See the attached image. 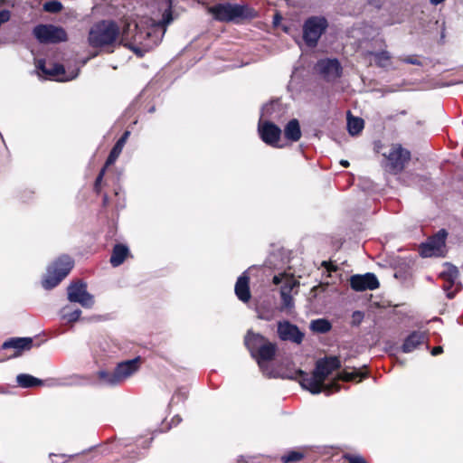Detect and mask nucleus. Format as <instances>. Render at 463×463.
Wrapping results in <instances>:
<instances>
[{
  "label": "nucleus",
  "mask_w": 463,
  "mask_h": 463,
  "mask_svg": "<svg viewBox=\"0 0 463 463\" xmlns=\"http://www.w3.org/2000/svg\"><path fill=\"white\" fill-rule=\"evenodd\" d=\"M340 366L341 362L336 356H329L319 359L316 363L315 370L311 375H308L301 369H298L288 373L286 377L291 380H298L301 386L312 394L325 392L326 395H329L334 392H337L340 387L337 383L326 384L325 381L332 372L339 369Z\"/></svg>",
  "instance_id": "1"
},
{
  "label": "nucleus",
  "mask_w": 463,
  "mask_h": 463,
  "mask_svg": "<svg viewBox=\"0 0 463 463\" xmlns=\"http://www.w3.org/2000/svg\"><path fill=\"white\" fill-rule=\"evenodd\" d=\"M120 33L118 24L113 20H102L96 23L89 32L88 41L94 48L113 44Z\"/></svg>",
  "instance_id": "2"
},
{
  "label": "nucleus",
  "mask_w": 463,
  "mask_h": 463,
  "mask_svg": "<svg viewBox=\"0 0 463 463\" xmlns=\"http://www.w3.org/2000/svg\"><path fill=\"white\" fill-rule=\"evenodd\" d=\"M209 13L221 22H239L240 20L251 19L256 16L254 9L248 5L237 4H217L209 7Z\"/></svg>",
  "instance_id": "3"
},
{
  "label": "nucleus",
  "mask_w": 463,
  "mask_h": 463,
  "mask_svg": "<svg viewBox=\"0 0 463 463\" xmlns=\"http://www.w3.org/2000/svg\"><path fill=\"white\" fill-rule=\"evenodd\" d=\"M161 36H159L155 29L148 30H139L134 36L133 42L128 43L126 42L127 36L125 31L123 32V36L121 39V43L123 45L130 49L133 52H135L138 57L144 56V54L153 49L155 46L158 45L161 42Z\"/></svg>",
  "instance_id": "4"
},
{
  "label": "nucleus",
  "mask_w": 463,
  "mask_h": 463,
  "mask_svg": "<svg viewBox=\"0 0 463 463\" xmlns=\"http://www.w3.org/2000/svg\"><path fill=\"white\" fill-rule=\"evenodd\" d=\"M73 260L71 257L63 255L58 258L48 267L46 276L42 284L45 289L55 288L71 271Z\"/></svg>",
  "instance_id": "5"
},
{
  "label": "nucleus",
  "mask_w": 463,
  "mask_h": 463,
  "mask_svg": "<svg viewBox=\"0 0 463 463\" xmlns=\"http://www.w3.org/2000/svg\"><path fill=\"white\" fill-rule=\"evenodd\" d=\"M328 26L323 16H311L303 24V39L308 47H316L321 35Z\"/></svg>",
  "instance_id": "6"
},
{
  "label": "nucleus",
  "mask_w": 463,
  "mask_h": 463,
  "mask_svg": "<svg viewBox=\"0 0 463 463\" xmlns=\"http://www.w3.org/2000/svg\"><path fill=\"white\" fill-rule=\"evenodd\" d=\"M33 33L41 43H58L67 41L66 31L52 24L36 25Z\"/></svg>",
  "instance_id": "7"
},
{
  "label": "nucleus",
  "mask_w": 463,
  "mask_h": 463,
  "mask_svg": "<svg viewBox=\"0 0 463 463\" xmlns=\"http://www.w3.org/2000/svg\"><path fill=\"white\" fill-rule=\"evenodd\" d=\"M439 276L444 280L442 288L446 292L447 298L452 299L462 288V284L458 280V269L450 263H446L445 269L440 272Z\"/></svg>",
  "instance_id": "8"
},
{
  "label": "nucleus",
  "mask_w": 463,
  "mask_h": 463,
  "mask_svg": "<svg viewBox=\"0 0 463 463\" xmlns=\"http://www.w3.org/2000/svg\"><path fill=\"white\" fill-rule=\"evenodd\" d=\"M68 300L79 303L84 308H91L94 305V297L87 290V284L82 281L71 282L67 288Z\"/></svg>",
  "instance_id": "9"
},
{
  "label": "nucleus",
  "mask_w": 463,
  "mask_h": 463,
  "mask_svg": "<svg viewBox=\"0 0 463 463\" xmlns=\"http://www.w3.org/2000/svg\"><path fill=\"white\" fill-rule=\"evenodd\" d=\"M388 160L387 170L392 174H398L411 159V153L401 145H393L388 154H384Z\"/></svg>",
  "instance_id": "10"
},
{
  "label": "nucleus",
  "mask_w": 463,
  "mask_h": 463,
  "mask_svg": "<svg viewBox=\"0 0 463 463\" xmlns=\"http://www.w3.org/2000/svg\"><path fill=\"white\" fill-rule=\"evenodd\" d=\"M36 68L41 71L44 75L58 81H69L78 77L80 69H75L71 71H67L62 64L52 63L50 68H47L44 61L39 60Z\"/></svg>",
  "instance_id": "11"
},
{
  "label": "nucleus",
  "mask_w": 463,
  "mask_h": 463,
  "mask_svg": "<svg viewBox=\"0 0 463 463\" xmlns=\"http://www.w3.org/2000/svg\"><path fill=\"white\" fill-rule=\"evenodd\" d=\"M276 345L269 342L268 340L257 350L255 355H251L256 359L262 373L269 377L275 375L268 368V363L270 362L276 354Z\"/></svg>",
  "instance_id": "12"
},
{
  "label": "nucleus",
  "mask_w": 463,
  "mask_h": 463,
  "mask_svg": "<svg viewBox=\"0 0 463 463\" xmlns=\"http://www.w3.org/2000/svg\"><path fill=\"white\" fill-rule=\"evenodd\" d=\"M316 70L326 81H335L342 74V66L337 59H322L316 64Z\"/></svg>",
  "instance_id": "13"
},
{
  "label": "nucleus",
  "mask_w": 463,
  "mask_h": 463,
  "mask_svg": "<svg viewBox=\"0 0 463 463\" xmlns=\"http://www.w3.org/2000/svg\"><path fill=\"white\" fill-rule=\"evenodd\" d=\"M351 288L355 291L373 290L379 288V281L373 273L353 275L350 279Z\"/></svg>",
  "instance_id": "14"
},
{
  "label": "nucleus",
  "mask_w": 463,
  "mask_h": 463,
  "mask_svg": "<svg viewBox=\"0 0 463 463\" xmlns=\"http://www.w3.org/2000/svg\"><path fill=\"white\" fill-rule=\"evenodd\" d=\"M259 132L263 142L269 146H277L281 135V129L270 121L259 122Z\"/></svg>",
  "instance_id": "15"
},
{
  "label": "nucleus",
  "mask_w": 463,
  "mask_h": 463,
  "mask_svg": "<svg viewBox=\"0 0 463 463\" xmlns=\"http://www.w3.org/2000/svg\"><path fill=\"white\" fill-rule=\"evenodd\" d=\"M278 335L283 341H290L295 344H300L303 341L304 334L299 328L288 321L279 322Z\"/></svg>",
  "instance_id": "16"
},
{
  "label": "nucleus",
  "mask_w": 463,
  "mask_h": 463,
  "mask_svg": "<svg viewBox=\"0 0 463 463\" xmlns=\"http://www.w3.org/2000/svg\"><path fill=\"white\" fill-rule=\"evenodd\" d=\"M447 232L440 230L436 235L429 240L427 243L421 245L420 254L422 257H431L439 254L445 246Z\"/></svg>",
  "instance_id": "17"
},
{
  "label": "nucleus",
  "mask_w": 463,
  "mask_h": 463,
  "mask_svg": "<svg viewBox=\"0 0 463 463\" xmlns=\"http://www.w3.org/2000/svg\"><path fill=\"white\" fill-rule=\"evenodd\" d=\"M140 365V357L127 360L118 364L114 371L118 374L121 383L138 371Z\"/></svg>",
  "instance_id": "18"
},
{
  "label": "nucleus",
  "mask_w": 463,
  "mask_h": 463,
  "mask_svg": "<svg viewBox=\"0 0 463 463\" xmlns=\"http://www.w3.org/2000/svg\"><path fill=\"white\" fill-rule=\"evenodd\" d=\"M234 292L236 297L246 303L250 299V277L247 271H244L237 279Z\"/></svg>",
  "instance_id": "19"
},
{
  "label": "nucleus",
  "mask_w": 463,
  "mask_h": 463,
  "mask_svg": "<svg viewBox=\"0 0 463 463\" xmlns=\"http://www.w3.org/2000/svg\"><path fill=\"white\" fill-rule=\"evenodd\" d=\"M427 339L426 334L422 331H413L404 340L402 346L403 353H411Z\"/></svg>",
  "instance_id": "20"
},
{
  "label": "nucleus",
  "mask_w": 463,
  "mask_h": 463,
  "mask_svg": "<svg viewBox=\"0 0 463 463\" xmlns=\"http://www.w3.org/2000/svg\"><path fill=\"white\" fill-rule=\"evenodd\" d=\"M33 345V339L31 337H17L11 338L5 341L2 347L3 349L14 348L16 353L14 356H18L23 350H29Z\"/></svg>",
  "instance_id": "21"
},
{
  "label": "nucleus",
  "mask_w": 463,
  "mask_h": 463,
  "mask_svg": "<svg viewBox=\"0 0 463 463\" xmlns=\"http://www.w3.org/2000/svg\"><path fill=\"white\" fill-rule=\"evenodd\" d=\"M130 135L129 131H125L123 135L119 137V139L116 142L114 146L112 147L107 160H106V165H110L115 163L117 158L119 156L120 153L122 152V149Z\"/></svg>",
  "instance_id": "22"
},
{
  "label": "nucleus",
  "mask_w": 463,
  "mask_h": 463,
  "mask_svg": "<svg viewBox=\"0 0 463 463\" xmlns=\"http://www.w3.org/2000/svg\"><path fill=\"white\" fill-rule=\"evenodd\" d=\"M267 339L260 334H254L250 331L245 336V345L249 349L251 355H255L257 350L261 346Z\"/></svg>",
  "instance_id": "23"
},
{
  "label": "nucleus",
  "mask_w": 463,
  "mask_h": 463,
  "mask_svg": "<svg viewBox=\"0 0 463 463\" xmlns=\"http://www.w3.org/2000/svg\"><path fill=\"white\" fill-rule=\"evenodd\" d=\"M295 283L288 282L283 285L280 288V297H281V310H290L294 307L293 298L291 296V291L293 289Z\"/></svg>",
  "instance_id": "24"
},
{
  "label": "nucleus",
  "mask_w": 463,
  "mask_h": 463,
  "mask_svg": "<svg viewBox=\"0 0 463 463\" xmlns=\"http://www.w3.org/2000/svg\"><path fill=\"white\" fill-rule=\"evenodd\" d=\"M285 137L292 142H297L301 137L300 125L298 119L293 118L288 122L284 128Z\"/></svg>",
  "instance_id": "25"
},
{
  "label": "nucleus",
  "mask_w": 463,
  "mask_h": 463,
  "mask_svg": "<svg viewBox=\"0 0 463 463\" xmlns=\"http://www.w3.org/2000/svg\"><path fill=\"white\" fill-rule=\"evenodd\" d=\"M128 248L123 244H116L110 257V263L113 267L121 265L128 255Z\"/></svg>",
  "instance_id": "26"
},
{
  "label": "nucleus",
  "mask_w": 463,
  "mask_h": 463,
  "mask_svg": "<svg viewBox=\"0 0 463 463\" xmlns=\"http://www.w3.org/2000/svg\"><path fill=\"white\" fill-rule=\"evenodd\" d=\"M98 378L99 380V383L104 386H117L121 383L118 374L115 371L108 372V371H99Z\"/></svg>",
  "instance_id": "27"
},
{
  "label": "nucleus",
  "mask_w": 463,
  "mask_h": 463,
  "mask_svg": "<svg viewBox=\"0 0 463 463\" xmlns=\"http://www.w3.org/2000/svg\"><path fill=\"white\" fill-rule=\"evenodd\" d=\"M16 383L20 387L32 388L34 386L41 385L43 381L31 374L20 373L16 376Z\"/></svg>",
  "instance_id": "28"
},
{
  "label": "nucleus",
  "mask_w": 463,
  "mask_h": 463,
  "mask_svg": "<svg viewBox=\"0 0 463 463\" xmlns=\"http://www.w3.org/2000/svg\"><path fill=\"white\" fill-rule=\"evenodd\" d=\"M364 122L361 118L353 117L348 114L347 117V129L351 136L358 135L364 128Z\"/></svg>",
  "instance_id": "29"
},
{
  "label": "nucleus",
  "mask_w": 463,
  "mask_h": 463,
  "mask_svg": "<svg viewBox=\"0 0 463 463\" xmlns=\"http://www.w3.org/2000/svg\"><path fill=\"white\" fill-rule=\"evenodd\" d=\"M60 315L68 323H74L80 319L81 310L79 308L71 309L70 306H65L61 309Z\"/></svg>",
  "instance_id": "30"
},
{
  "label": "nucleus",
  "mask_w": 463,
  "mask_h": 463,
  "mask_svg": "<svg viewBox=\"0 0 463 463\" xmlns=\"http://www.w3.org/2000/svg\"><path fill=\"white\" fill-rule=\"evenodd\" d=\"M332 328L331 323L325 318H318L312 320L310 323V329L313 332L319 333V334H326L329 332Z\"/></svg>",
  "instance_id": "31"
},
{
  "label": "nucleus",
  "mask_w": 463,
  "mask_h": 463,
  "mask_svg": "<svg viewBox=\"0 0 463 463\" xmlns=\"http://www.w3.org/2000/svg\"><path fill=\"white\" fill-rule=\"evenodd\" d=\"M367 376L366 373H363L357 369H353L352 372L344 371L340 373V378L344 381H354L359 378V381Z\"/></svg>",
  "instance_id": "32"
},
{
  "label": "nucleus",
  "mask_w": 463,
  "mask_h": 463,
  "mask_svg": "<svg viewBox=\"0 0 463 463\" xmlns=\"http://www.w3.org/2000/svg\"><path fill=\"white\" fill-rule=\"evenodd\" d=\"M279 106V103L278 101H270L269 103L263 105L261 108L260 119L262 120L265 118H275L276 117H273L272 114Z\"/></svg>",
  "instance_id": "33"
},
{
  "label": "nucleus",
  "mask_w": 463,
  "mask_h": 463,
  "mask_svg": "<svg viewBox=\"0 0 463 463\" xmlns=\"http://www.w3.org/2000/svg\"><path fill=\"white\" fill-rule=\"evenodd\" d=\"M304 457V454L298 451H289L287 454L281 457V461L283 463H293L301 460Z\"/></svg>",
  "instance_id": "34"
},
{
  "label": "nucleus",
  "mask_w": 463,
  "mask_h": 463,
  "mask_svg": "<svg viewBox=\"0 0 463 463\" xmlns=\"http://www.w3.org/2000/svg\"><path fill=\"white\" fill-rule=\"evenodd\" d=\"M62 4L57 0L48 1L43 4V10L48 13L56 14L61 11Z\"/></svg>",
  "instance_id": "35"
},
{
  "label": "nucleus",
  "mask_w": 463,
  "mask_h": 463,
  "mask_svg": "<svg viewBox=\"0 0 463 463\" xmlns=\"http://www.w3.org/2000/svg\"><path fill=\"white\" fill-rule=\"evenodd\" d=\"M372 55H373L376 64L380 67H383L385 62L391 59L390 52L387 51L372 52Z\"/></svg>",
  "instance_id": "36"
},
{
  "label": "nucleus",
  "mask_w": 463,
  "mask_h": 463,
  "mask_svg": "<svg viewBox=\"0 0 463 463\" xmlns=\"http://www.w3.org/2000/svg\"><path fill=\"white\" fill-rule=\"evenodd\" d=\"M106 165L105 166L100 170V172L99 173L96 180H95V184H94V190L97 192V193H99L100 191V184H101V182H102V179H103V176L105 175V172H106Z\"/></svg>",
  "instance_id": "37"
},
{
  "label": "nucleus",
  "mask_w": 463,
  "mask_h": 463,
  "mask_svg": "<svg viewBox=\"0 0 463 463\" xmlns=\"http://www.w3.org/2000/svg\"><path fill=\"white\" fill-rule=\"evenodd\" d=\"M187 391L184 388L179 389L172 398V402H175V400L177 399V401H184L187 398Z\"/></svg>",
  "instance_id": "38"
},
{
  "label": "nucleus",
  "mask_w": 463,
  "mask_h": 463,
  "mask_svg": "<svg viewBox=\"0 0 463 463\" xmlns=\"http://www.w3.org/2000/svg\"><path fill=\"white\" fill-rule=\"evenodd\" d=\"M402 61L408 64H413V65H418V66L422 65V62L415 55L407 56V57L402 59Z\"/></svg>",
  "instance_id": "39"
},
{
  "label": "nucleus",
  "mask_w": 463,
  "mask_h": 463,
  "mask_svg": "<svg viewBox=\"0 0 463 463\" xmlns=\"http://www.w3.org/2000/svg\"><path fill=\"white\" fill-rule=\"evenodd\" d=\"M344 458H346L349 461V463H367L362 457L359 456H352L350 454H345Z\"/></svg>",
  "instance_id": "40"
},
{
  "label": "nucleus",
  "mask_w": 463,
  "mask_h": 463,
  "mask_svg": "<svg viewBox=\"0 0 463 463\" xmlns=\"http://www.w3.org/2000/svg\"><path fill=\"white\" fill-rule=\"evenodd\" d=\"M11 17L10 11L8 10H1L0 11V26L8 22Z\"/></svg>",
  "instance_id": "41"
},
{
  "label": "nucleus",
  "mask_w": 463,
  "mask_h": 463,
  "mask_svg": "<svg viewBox=\"0 0 463 463\" xmlns=\"http://www.w3.org/2000/svg\"><path fill=\"white\" fill-rule=\"evenodd\" d=\"M172 21H173L172 12L170 9H168L163 14L162 22H163L164 25H168L169 24H171Z\"/></svg>",
  "instance_id": "42"
},
{
  "label": "nucleus",
  "mask_w": 463,
  "mask_h": 463,
  "mask_svg": "<svg viewBox=\"0 0 463 463\" xmlns=\"http://www.w3.org/2000/svg\"><path fill=\"white\" fill-rule=\"evenodd\" d=\"M364 314L361 311H354L353 313L354 323H356L357 325L361 323Z\"/></svg>",
  "instance_id": "43"
},
{
  "label": "nucleus",
  "mask_w": 463,
  "mask_h": 463,
  "mask_svg": "<svg viewBox=\"0 0 463 463\" xmlns=\"http://www.w3.org/2000/svg\"><path fill=\"white\" fill-rule=\"evenodd\" d=\"M328 284H320L312 288V291L315 293V296H317L320 292L324 291L327 288Z\"/></svg>",
  "instance_id": "44"
},
{
  "label": "nucleus",
  "mask_w": 463,
  "mask_h": 463,
  "mask_svg": "<svg viewBox=\"0 0 463 463\" xmlns=\"http://www.w3.org/2000/svg\"><path fill=\"white\" fill-rule=\"evenodd\" d=\"M322 266H324L327 271L336 270V268L327 261H323Z\"/></svg>",
  "instance_id": "45"
},
{
  "label": "nucleus",
  "mask_w": 463,
  "mask_h": 463,
  "mask_svg": "<svg viewBox=\"0 0 463 463\" xmlns=\"http://www.w3.org/2000/svg\"><path fill=\"white\" fill-rule=\"evenodd\" d=\"M442 352H443V349L441 346H435L431 350V354L435 356V355L441 354Z\"/></svg>",
  "instance_id": "46"
},
{
  "label": "nucleus",
  "mask_w": 463,
  "mask_h": 463,
  "mask_svg": "<svg viewBox=\"0 0 463 463\" xmlns=\"http://www.w3.org/2000/svg\"><path fill=\"white\" fill-rule=\"evenodd\" d=\"M182 420V419L180 418V416L176 415L175 416L173 419H172V422L175 424V425H177L178 423H180Z\"/></svg>",
  "instance_id": "47"
},
{
  "label": "nucleus",
  "mask_w": 463,
  "mask_h": 463,
  "mask_svg": "<svg viewBox=\"0 0 463 463\" xmlns=\"http://www.w3.org/2000/svg\"><path fill=\"white\" fill-rule=\"evenodd\" d=\"M445 0H430V3L433 5H438L439 4H441L442 2H444Z\"/></svg>",
  "instance_id": "48"
},
{
  "label": "nucleus",
  "mask_w": 463,
  "mask_h": 463,
  "mask_svg": "<svg viewBox=\"0 0 463 463\" xmlns=\"http://www.w3.org/2000/svg\"><path fill=\"white\" fill-rule=\"evenodd\" d=\"M280 281H281V279H279V276H274V278H273V283H274L275 285H279V284L280 283Z\"/></svg>",
  "instance_id": "49"
},
{
  "label": "nucleus",
  "mask_w": 463,
  "mask_h": 463,
  "mask_svg": "<svg viewBox=\"0 0 463 463\" xmlns=\"http://www.w3.org/2000/svg\"><path fill=\"white\" fill-rule=\"evenodd\" d=\"M340 164L344 166V167H348L349 166V162L347 160H341Z\"/></svg>",
  "instance_id": "50"
},
{
  "label": "nucleus",
  "mask_w": 463,
  "mask_h": 463,
  "mask_svg": "<svg viewBox=\"0 0 463 463\" xmlns=\"http://www.w3.org/2000/svg\"><path fill=\"white\" fill-rule=\"evenodd\" d=\"M156 109H155V107H151L149 109H148V112L152 113L154 112Z\"/></svg>",
  "instance_id": "51"
}]
</instances>
